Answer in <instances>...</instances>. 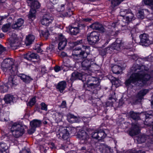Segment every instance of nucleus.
<instances>
[{"mask_svg":"<svg viewBox=\"0 0 153 153\" xmlns=\"http://www.w3.org/2000/svg\"><path fill=\"white\" fill-rule=\"evenodd\" d=\"M143 1L144 4L146 5H149L150 6L153 5V0H143Z\"/></svg>","mask_w":153,"mask_h":153,"instance_id":"nucleus-46","label":"nucleus"},{"mask_svg":"<svg viewBox=\"0 0 153 153\" xmlns=\"http://www.w3.org/2000/svg\"><path fill=\"white\" fill-rule=\"evenodd\" d=\"M142 99L143 98L142 97L137 94L134 100V103H137L138 102H140Z\"/></svg>","mask_w":153,"mask_h":153,"instance_id":"nucleus-50","label":"nucleus"},{"mask_svg":"<svg viewBox=\"0 0 153 153\" xmlns=\"http://www.w3.org/2000/svg\"><path fill=\"white\" fill-rule=\"evenodd\" d=\"M146 137L145 135H140L137 137V140L138 143L144 142L146 140Z\"/></svg>","mask_w":153,"mask_h":153,"instance_id":"nucleus-37","label":"nucleus"},{"mask_svg":"<svg viewBox=\"0 0 153 153\" xmlns=\"http://www.w3.org/2000/svg\"><path fill=\"white\" fill-rule=\"evenodd\" d=\"M84 144H85L84 146L85 147L86 149H87V152H90L91 151V149L92 148L91 145V142H90V143H84Z\"/></svg>","mask_w":153,"mask_h":153,"instance_id":"nucleus-43","label":"nucleus"},{"mask_svg":"<svg viewBox=\"0 0 153 153\" xmlns=\"http://www.w3.org/2000/svg\"><path fill=\"white\" fill-rule=\"evenodd\" d=\"M125 153H145V152L144 151L139 150L136 152L134 151L131 150L127 151Z\"/></svg>","mask_w":153,"mask_h":153,"instance_id":"nucleus-52","label":"nucleus"},{"mask_svg":"<svg viewBox=\"0 0 153 153\" xmlns=\"http://www.w3.org/2000/svg\"><path fill=\"white\" fill-rule=\"evenodd\" d=\"M50 1L53 4H56L58 2L59 0H50Z\"/></svg>","mask_w":153,"mask_h":153,"instance_id":"nucleus-62","label":"nucleus"},{"mask_svg":"<svg viewBox=\"0 0 153 153\" xmlns=\"http://www.w3.org/2000/svg\"><path fill=\"white\" fill-rule=\"evenodd\" d=\"M112 71L113 73L115 74H119L121 70V68L118 65H114L112 67Z\"/></svg>","mask_w":153,"mask_h":153,"instance_id":"nucleus-36","label":"nucleus"},{"mask_svg":"<svg viewBox=\"0 0 153 153\" xmlns=\"http://www.w3.org/2000/svg\"><path fill=\"white\" fill-rule=\"evenodd\" d=\"M77 136L82 143H90L91 141V139L89 137V135L84 131L79 132Z\"/></svg>","mask_w":153,"mask_h":153,"instance_id":"nucleus-11","label":"nucleus"},{"mask_svg":"<svg viewBox=\"0 0 153 153\" xmlns=\"http://www.w3.org/2000/svg\"><path fill=\"white\" fill-rule=\"evenodd\" d=\"M14 60L11 58H7L4 60L1 64V69L9 75L13 74L17 70V67L14 65Z\"/></svg>","mask_w":153,"mask_h":153,"instance_id":"nucleus-2","label":"nucleus"},{"mask_svg":"<svg viewBox=\"0 0 153 153\" xmlns=\"http://www.w3.org/2000/svg\"><path fill=\"white\" fill-rule=\"evenodd\" d=\"M149 92V90L146 89H143L141 90L137 94L143 98V96L146 95Z\"/></svg>","mask_w":153,"mask_h":153,"instance_id":"nucleus-38","label":"nucleus"},{"mask_svg":"<svg viewBox=\"0 0 153 153\" xmlns=\"http://www.w3.org/2000/svg\"><path fill=\"white\" fill-rule=\"evenodd\" d=\"M24 58L28 60H31L32 59H38L39 58V56L38 55L34 53H27L25 56Z\"/></svg>","mask_w":153,"mask_h":153,"instance_id":"nucleus-26","label":"nucleus"},{"mask_svg":"<svg viewBox=\"0 0 153 153\" xmlns=\"http://www.w3.org/2000/svg\"><path fill=\"white\" fill-rule=\"evenodd\" d=\"M140 113L134 112L133 111H130L128 113V118L132 119L135 121H138L140 119Z\"/></svg>","mask_w":153,"mask_h":153,"instance_id":"nucleus-19","label":"nucleus"},{"mask_svg":"<svg viewBox=\"0 0 153 153\" xmlns=\"http://www.w3.org/2000/svg\"><path fill=\"white\" fill-rule=\"evenodd\" d=\"M92 62L91 60L86 59L83 60L81 63L82 69L84 70H88L91 65Z\"/></svg>","mask_w":153,"mask_h":153,"instance_id":"nucleus-21","label":"nucleus"},{"mask_svg":"<svg viewBox=\"0 0 153 153\" xmlns=\"http://www.w3.org/2000/svg\"><path fill=\"white\" fill-rule=\"evenodd\" d=\"M133 128L129 132V134L131 136H133L138 134L140 131V126L138 124H132Z\"/></svg>","mask_w":153,"mask_h":153,"instance_id":"nucleus-18","label":"nucleus"},{"mask_svg":"<svg viewBox=\"0 0 153 153\" xmlns=\"http://www.w3.org/2000/svg\"><path fill=\"white\" fill-rule=\"evenodd\" d=\"M80 27L81 26L78 24L77 26H75L74 24L72 25L69 28L71 33L72 35H76L80 32Z\"/></svg>","mask_w":153,"mask_h":153,"instance_id":"nucleus-20","label":"nucleus"},{"mask_svg":"<svg viewBox=\"0 0 153 153\" xmlns=\"http://www.w3.org/2000/svg\"><path fill=\"white\" fill-rule=\"evenodd\" d=\"M111 78L112 79L111 80L113 85H115L116 87L120 85L121 81L118 78L114 77H112Z\"/></svg>","mask_w":153,"mask_h":153,"instance_id":"nucleus-33","label":"nucleus"},{"mask_svg":"<svg viewBox=\"0 0 153 153\" xmlns=\"http://www.w3.org/2000/svg\"><path fill=\"white\" fill-rule=\"evenodd\" d=\"M124 0H112L111 1L112 6L113 7L119 5Z\"/></svg>","mask_w":153,"mask_h":153,"instance_id":"nucleus-39","label":"nucleus"},{"mask_svg":"<svg viewBox=\"0 0 153 153\" xmlns=\"http://www.w3.org/2000/svg\"><path fill=\"white\" fill-rule=\"evenodd\" d=\"M145 13L144 9H142L139 11L137 14V16L138 18L143 19L144 18Z\"/></svg>","mask_w":153,"mask_h":153,"instance_id":"nucleus-41","label":"nucleus"},{"mask_svg":"<svg viewBox=\"0 0 153 153\" xmlns=\"http://www.w3.org/2000/svg\"><path fill=\"white\" fill-rule=\"evenodd\" d=\"M67 118L68 121L71 123H78L79 121V117L70 113L67 114Z\"/></svg>","mask_w":153,"mask_h":153,"instance_id":"nucleus-23","label":"nucleus"},{"mask_svg":"<svg viewBox=\"0 0 153 153\" xmlns=\"http://www.w3.org/2000/svg\"><path fill=\"white\" fill-rule=\"evenodd\" d=\"M24 127L16 123H13L10 128L13 135L16 138L22 136L25 133Z\"/></svg>","mask_w":153,"mask_h":153,"instance_id":"nucleus-4","label":"nucleus"},{"mask_svg":"<svg viewBox=\"0 0 153 153\" xmlns=\"http://www.w3.org/2000/svg\"><path fill=\"white\" fill-rule=\"evenodd\" d=\"M120 15L123 17V21L127 24L135 19L133 14L130 10L121 9Z\"/></svg>","mask_w":153,"mask_h":153,"instance_id":"nucleus-6","label":"nucleus"},{"mask_svg":"<svg viewBox=\"0 0 153 153\" xmlns=\"http://www.w3.org/2000/svg\"><path fill=\"white\" fill-rule=\"evenodd\" d=\"M99 131H96L93 132L92 134V137L94 139H97L98 138Z\"/></svg>","mask_w":153,"mask_h":153,"instance_id":"nucleus-48","label":"nucleus"},{"mask_svg":"<svg viewBox=\"0 0 153 153\" xmlns=\"http://www.w3.org/2000/svg\"><path fill=\"white\" fill-rule=\"evenodd\" d=\"M83 43L82 39H81L77 41L74 42V45H78L81 44Z\"/></svg>","mask_w":153,"mask_h":153,"instance_id":"nucleus-55","label":"nucleus"},{"mask_svg":"<svg viewBox=\"0 0 153 153\" xmlns=\"http://www.w3.org/2000/svg\"><path fill=\"white\" fill-rule=\"evenodd\" d=\"M61 70V68L59 66H56L54 68V70L56 72H58Z\"/></svg>","mask_w":153,"mask_h":153,"instance_id":"nucleus-60","label":"nucleus"},{"mask_svg":"<svg viewBox=\"0 0 153 153\" xmlns=\"http://www.w3.org/2000/svg\"><path fill=\"white\" fill-rule=\"evenodd\" d=\"M84 53L82 51L80 48H76L72 51V56L76 59H81L86 58V56L84 55Z\"/></svg>","mask_w":153,"mask_h":153,"instance_id":"nucleus-10","label":"nucleus"},{"mask_svg":"<svg viewBox=\"0 0 153 153\" xmlns=\"http://www.w3.org/2000/svg\"><path fill=\"white\" fill-rule=\"evenodd\" d=\"M82 75L78 72H74L71 74L70 79L72 81H74L77 79H82Z\"/></svg>","mask_w":153,"mask_h":153,"instance_id":"nucleus-28","label":"nucleus"},{"mask_svg":"<svg viewBox=\"0 0 153 153\" xmlns=\"http://www.w3.org/2000/svg\"><path fill=\"white\" fill-rule=\"evenodd\" d=\"M123 45V43L121 42L120 43H114L112 44L110 47L108 48L107 49H108V50H110L111 51L114 50L119 51L123 48L124 49H130V51L132 50L133 45L131 43L129 44V46L126 45L124 46Z\"/></svg>","mask_w":153,"mask_h":153,"instance_id":"nucleus-8","label":"nucleus"},{"mask_svg":"<svg viewBox=\"0 0 153 153\" xmlns=\"http://www.w3.org/2000/svg\"><path fill=\"white\" fill-rule=\"evenodd\" d=\"M18 76L24 82L26 83H29L33 80V79L29 76H27L23 74H19Z\"/></svg>","mask_w":153,"mask_h":153,"instance_id":"nucleus-24","label":"nucleus"},{"mask_svg":"<svg viewBox=\"0 0 153 153\" xmlns=\"http://www.w3.org/2000/svg\"><path fill=\"white\" fill-rule=\"evenodd\" d=\"M91 20V19L87 18L83 19L82 21H84L85 22H90Z\"/></svg>","mask_w":153,"mask_h":153,"instance_id":"nucleus-61","label":"nucleus"},{"mask_svg":"<svg viewBox=\"0 0 153 153\" xmlns=\"http://www.w3.org/2000/svg\"><path fill=\"white\" fill-rule=\"evenodd\" d=\"M107 48H106L102 49L101 50H100V54L102 56H104L106 54V51L108 50V49H107Z\"/></svg>","mask_w":153,"mask_h":153,"instance_id":"nucleus-51","label":"nucleus"},{"mask_svg":"<svg viewBox=\"0 0 153 153\" xmlns=\"http://www.w3.org/2000/svg\"><path fill=\"white\" fill-rule=\"evenodd\" d=\"M8 147L7 144L4 143H0V153H7L6 152Z\"/></svg>","mask_w":153,"mask_h":153,"instance_id":"nucleus-35","label":"nucleus"},{"mask_svg":"<svg viewBox=\"0 0 153 153\" xmlns=\"http://www.w3.org/2000/svg\"><path fill=\"white\" fill-rule=\"evenodd\" d=\"M27 2L28 6L31 8L28 17L30 19H31L35 17L36 9L39 7L40 4L38 1L35 0H27Z\"/></svg>","mask_w":153,"mask_h":153,"instance_id":"nucleus-5","label":"nucleus"},{"mask_svg":"<svg viewBox=\"0 0 153 153\" xmlns=\"http://www.w3.org/2000/svg\"><path fill=\"white\" fill-rule=\"evenodd\" d=\"M99 149L102 153H111V148L104 143H101Z\"/></svg>","mask_w":153,"mask_h":153,"instance_id":"nucleus-22","label":"nucleus"},{"mask_svg":"<svg viewBox=\"0 0 153 153\" xmlns=\"http://www.w3.org/2000/svg\"><path fill=\"white\" fill-rule=\"evenodd\" d=\"M26 39L25 43L27 46L32 44L35 39V37L33 35L29 34L26 37Z\"/></svg>","mask_w":153,"mask_h":153,"instance_id":"nucleus-29","label":"nucleus"},{"mask_svg":"<svg viewBox=\"0 0 153 153\" xmlns=\"http://www.w3.org/2000/svg\"><path fill=\"white\" fill-rule=\"evenodd\" d=\"M42 36H44L46 39H48L50 34L49 33V31L47 30H42Z\"/></svg>","mask_w":153,"mask_h":153,"instance_id":"nucleus-44","label":"nucleus"},{"mask_svg":"<svg viewBox=\"0 0 153 153\" xmlns=\"http://www.w3.org/2000/svg\"><path fill=\"white\" fill-rule=\"evenodd\" d=\"M53 20V18L50 15L46 14L43 16L41 22L42 25L47 26L51 23Z\"/></svg>","mask_w":153,"mask_h":153,"instance_id":"nucleus-14","label":"nucleus"},{"mask_svg":"<svg viewBox=\"0 0 153 153\" xmlns=\"http://www.w3.org/2000/svg\"><path fill=\"white\" fill-rule=\"evenodd\" d=\"M100 34L96 31H94L88 34L87 40L89 44L94 45L100 40Z\"/></svg>","mask_w":153,"mask_h":153,"instance_id":"nucleus-7","label":"nucleus"},{"mask_svg":"<svg viewBox=\"0 0 153 153\" xmlns=\"http://www.w3.org/2000/svg\"><path fill=\"white\" fill-rule=\"evenodd\" d=\"M73 4L71 2L67 4V7L68 10L69 11V12H70L71 11V12L72 14V12L74 10V8L73 7Z\"/></svg>","mask_w":153,"mask_h":153,"instance_id":"nucleus-42","label":"nucleus"},{"mask_svg":"<svg viewBox=\"0 0 153 153\" xmlns=\"http://www.w3.org/2000/svg\"><path fill=\"white\" fill-rule=\"evenodd\" d=\"M140 39V45L145 46H148L151 44V42L148 38V36L146 33L141 34L139 36Z\"/></svg>","mask_w":153,"mask_h":153,"instance_id":"nucleus-13","label":"nucleus"},{"mask_svg":"<svg viewBox=\"0 0 153 153\" xmlns=\"http://www.w3.org/2000/svg\"><path fill=\"white\" fill-rule=\"evenodd\" d=\"M24 23V20L22 19H19L15 24L12 25V28L13 29H18L21 27Z\"/></svg>","mask_w":153,"mask_h":153,"instance_id":"nucleus-27","label":"nucleus"},{"mask_svg":"<svg viewBox=\"0 0 153 153\" xmlns=\"http://www.w3.org/2000/svg\"><path fill=\"white\" fill-rule=\"evenodd\" d=\"M83 50L82 51H84V55L86 56V57L88 55H89L90 52V47L88 45H82Z\"/></svg>","mask_w":153,"mask_h":153,"instance_id":"nucleus-34","label":"nucleus"},{"mask_svg":"<svg viewBox=\"0 0 153 153\" xmlns=\"http://www.w3.org/2000/svg\"><path fill=\"white\" fill-rule=\"evenodd\" d=\"M87 89L94 93H96L101 88V86L98 79L91 76L88 77L87 80Z\"/></svg>","mask_w":153,"mask_h":153,"instance_id":"nucleus-3","label":"nucleus"},{"mask_svg":"<svg viewBox=\"0 0 153 153\" xmlns=\"http://www.w3.org/2000/svg\"><path fill=\"white\" fill-rule=\"evenodd\" d=\"M36 102V98L35 97H33L30 99L29 102L27 103V105L31 107L35 104Z\"/></svg>","mask_w":153,"mask_h":153,"instance_id":"nucleus-45","label":"nucleus"},{"mask_svg":"<svg viewBox=\"0 0 153 153\" xmlns=\"http://www.w3.org/2000/svg\"><path fill=\"white\" fill-rule=\"evenodd\" d=\"M66 87V82L64 81L59 82L57 85L56 88L61 93H62Z\"/></svg>","mask_w":153,"mask_h":153,"instance_id":"nucleus-25","label":"nucleus"},{"mask_svg":"<svg viewBox=\"0 0 153 153\" xmlns=\"http://www.w3.org/2000/svg\"><path fill=\"white\" fill-rule=\"evenodd\" d=\"M109 131L108 130H106L105 131L103 130L99 131L98 140H101L104 139L106 136L107 133Z\"/></svg>","mask_w":153,"mask_h":153,"instance_id":"nucleus-31","label":"nucleus"},{"mask_svg":"<svg viewBox=\"0 0 153 153\" xmlns=\"http://www.w3.org/2000/svg\"><path fill=\"white\" fill-rule=\"evenodd\" d=\"M57 137L60 139H63L64 140H67L69 137V133L67 128L62 127L59 128L56 132Z\"/></svg>","mask_w":153,"mask_h":153,"instance_id":"nucleus-9","label":"nucleus"},{"mask_svg":"<svg viewBox=\"0 0 153 153\" xmlns=\"http://www.w3.org/2000/svg\"><path fill=\"white\" fill-rule=\"evenodd\" d=\"M51 148L52 149H55V144L53 143H51Z\"/></svg>","mask_w":153,"mask_h":153,"instance_id":"nucleus-63","label":"nucleus"},{"mask_svg":"<svg viewBox=\"0 0 153 153\" xmlns=\"http://www.w3.org/2000/svg\"><path fill=\"white\" fill-rule=\"evenodd\" d=\"M14 98V97L13 95L8 94L5 96L4 100L5 103L8 104L13 102Z\"/></svg>","mask_w":153,"mask_h":153,"instance_id":"nucleus-30","label":"nucleus"},{"mask_svg":"<svg viewBox=\"0 0 153 153\" xmlns=\"http://www.w3.org/2000/svg\"><path fill=\"white\" fill-rule=\"evenodd\" d=\"M66 101H63L61 103V106L62 108H65L66 107Z\"/></svg>","mask_w":153,"mask_h":153,"instance_id":"nucleus-59","label":"nucleus"},{"mask_svg":"<svg viewBox=\"0 0 153 153\" xmlns=\"http://www.w3.org/2000/svg\"><path fill=\"white\" fill-rule=\"evenodd\" d=\"M10 23L6 24L3 26L2 27V30L3 32H7L10 30Z\"/></svg>","mask_w":153,"mask_h":153,"instance_id":"nucleus-40","label":"nucleus"},{"mask_svg":"<svg viewBox=\"0 0 153 153\" xmlns=\"http://www.w3.org/2000/svg\"><path fill=\"white\" fill-rule=\"evenodd\" d=\"M42 124V121L36 119L33 120L30 123L31 128L28 130V132L29 134H32L35 131L37 127H40Z\"/></svg>","mask_w":153,"mask_h":153,"instance_id":"nucleus-12","label":"nucleus"},{"mask_svg":"<svg viewBox=\"0 0 153 153\" xmlns=\"http://www.w3.org/2000/svg\"><path fill=\"white\" fill-rule=\"evenodd\" d=\"M61 55L62 57H64L66 56L67 55V54L64 52H62L61 54Z\"/></svg>","mask_w":153,"mask_h":153,"instance_id":"nucleus-64","label":"nucleus"},{"mask_svg":"<svg viewBox=\"0 0 153 153\" xmlns=\"http://www.w3.org/2000/svg\"><path fill=\"white\" fill-rule=\"evenodd\" d=\"M131 58L133 60H136L137 63L138 62L142 60L143 59L140 58H138V56L137 55L134 54L131 55Z\"/></svg>","mask_w":153,"mask_h":153,"instance_id":"nucleus-47","label":"nucleus"},{"mask_svg":"<svg viewBox=\"0 0 153 153\" xmlns=\"http://www.w3.org/2000/svg\"><path fill=\"white\" fill-rule=\"evenodd\" d=\"M149 68L148 66L134 64L131 68L134 72L129 78L126 80L125 85L126 86L132 88L133 85L135 86H142L145 85L151 78L148 74Z\"/></svg>","mask_w":153,"mask_h":153,"instance_id":"nucleus-1","label":"nucleus"},{"mask_svg":"<svg viewBox=\"0 0 153 153\" xmlns=\"http://www.w3.org/2000/svg\"><path fill=\"white\" fill-rule=\"evenodd\" d=\"M20 153H31L29 149L27 150L23 149L22 150L20 151Z\"/></svg>","mask_w":153,"mask_h":153,"instance_id":"nucleus-56","label":"nucleus"},{"mask_svg":"<svg viewBox=\"0 0 153 153\" xmlns=\"http://www.w3.org/2000/svg\"><path fill=\"white\" fill-rule=\"evenodd\" d=\"M119 25V23H118V22H115L112 23L111 25L112 27H113L114 28H115Z\"/></svg>","mask_w":153,"mask_h":153,"instance_id":"nucleus-57","label":"nucleus"},{"mask_svg":"<svg viewBox=\"0 0 153 153\" xmlns=\"http://www.w3.org/2000/svg\"><path fill=\"white\" fill-rule=\"evenodd\" d=\"M10 46L13 49H16L19 46V43L17 42V40L16 39L15 40L12 39L10 40Z\"/></svg>","mask_w":153,"mask_h":153,"instance_id":"nucleus-32","label":"nucleus"},{"mask_svg":"<svg viewBox=\"0 0 153 153\" xmlns=\"http://www.w3.org/2000/svg\"><path fill=\"white\" fill-rule=\"evenodd\" d=\"M6 51L5 48L0 45V54H1L3 52Z\"/></svg>","mask_w":153,"mask_h":153,"instance_id":"nucleus-54","label":"nucleus"},{"mask_svg":"<svg viewBox=\"0 0 153 153\" xmlns=\"http://www.w3.org/2000/svg\"><path fill=\"white\" fill-rule=\"evenodd\" d=\"M48 149V147H45L43 146H41L40 147V150L41 152L46 153L47 150Z\"/></svg>","mask_w":153,"mask_h":153,"instance_id":"nucleus-49","label":"nucleus"},{"mask_svg":"<svg viewBox=\"0 0 153 153\" xmlns=\"http://www.w3.org/2000/svg\"><path fill=\"white\" fill-rule=\"evenodd\" d=\"M58 38L59 41L58 49L60 50H63L66 45L67 40L62 34L58 36Z\"/></svg>","mask_w":153,"mask_h":153,"instance_id":"nucleus-15","label":"nucleus"},{"mask_svg":"<svg viewBox=\"0 0 153 153\" xmlns=\"http://www.w3.org/2000/svg\"><path fill=\"white\" fill-rule=\"evenodd\" d=\"M41 105V109L42 110H44L45 111L47 110V105L44 102H42Z\"/></svg>","mask_w":153,"mask_h":153,"instance_id":"nucleus-53","label":"nucleus"},{"mask_svg":"<svg viewBox=\"0 0 153 153\" xmlns=\"http://www.w3.org/2000/svg\"><path fill=\"white\" fill-rule=\"evenodd\" d=\"M89 27L93 29L98 30L102 33H103L105 31V29L103 25L98 22H95L92 24Z\"/></svg>","mask_w":153,"mask_h":153,"instance_id":"nucleus-17","label":"nucleus"},{"mask_svg":"<svg viewBox=\"0 0 153 153\" xmlns=\"http://www.w3.org/2000/svg\"><path fill=\"white\" fill-rule=\"evenodd\" d=\"M14 73L13 74H10V76L8 77V83L9 84H11L14 86H16L19 83V80L18 76L14 75Z\"/></svg>","mask_w":153,"mask_h":153,"instance_id":"nucleus-16","label":"nucleus"},{"mask_svg":"<svg viewBox=\"0 0 153 153\" xmlns=\"http://www.w3.org/2000/svg\"><path fill=\"white\" fill-rule=\"evenodd\" d=\"M39 46H37V47H36L35 50L37 51V52L38 53H40L42 52V51L40 47V45H39Z\"/></svg>","mask_w":153,"mask_h":153,"instance_id":"nucleus-58","label":"nucleus"}]
</instances>
